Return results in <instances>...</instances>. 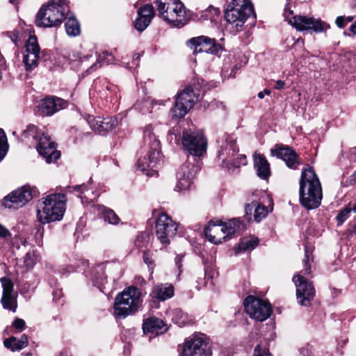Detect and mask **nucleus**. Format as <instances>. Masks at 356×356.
I'll list each match as a JSON object with an SVG mask.
<instances>
[{"mask_svg": "<svg viewBox=\"0 0 356 356\" xmlns=\"http://www.w3.org/2000/svg\"><path fill=\"white\" fill-rule=\"evenodd\" d=\"M145 104L146 105H147V104H149V102H145Z\"/></svg>", "mask_w": 356, "mask_h": 356, "instance_id": "64", "label": "nucleus"}, {"mask_svg": "<svg viewBox=\"0 0 356 356\" xmlns=\"http://www.w3.org/2000/svg\"><path fill=\"white\" fill-rule=\"evenodd\" d=\"M254 166L258 177L263 179L268 178L270 175V164L263 155L260 154H254Z\"/></svg>", "mask_w": 356, "mask_h": 356, "instance_id": "28", "label": "nucleus"}, {"mask_svg": "<svg viewBox=\"0 0 356 356\" xmlns=\"http://www.w3.org/2000/svg\"><path fill=\"white\" fill-rule=\"evenodd\" d=\"M199 167L194 163L187 161L178 170L177 173V184L175 190L182 191L188 190L192 184Z\"/></svg>", "mask_w": 356, "mask_h": 356, "instance_id": "17", "label": "nucleus"}, {"mask_svg": "<svg viewBox=\"0 0 356 356\" xmlns=\"http://www.w3.org/2000/svg\"><path fill=\"white\" fill-rule=\"evenodd\" d=\"M105 264H98L91 268L90 273L86 276L90 277L94 285L101 288L106 282L105 275Z\"/></svg>", "mask_w": 356, "mask_h": 356, "instance_id": "30", "label": "nucleus"}, {"mask_svg": "<svg viewBox=\"0 0 356 356\" xmlns=\"http://www.w3.org/2000/svg\"><path fill=\"white\" fill-rule=\"evenodd\" d=\"M351 209L346 207L341 210L336 217L338 225H341L350 216Z\"/></svg>", "mask_w": 356, "mask_h": 356, "instance_id": "41", "label": "nucleus"}, {"mask_svg": "<svg viewBox=\"0 0 356 356\" xmlns=\"http://www.w3.org/2000/svg\"><path fill=\"white\" fill-rule=\"evenodd\" d=\"M8 149L7 138L3 129H0V161L5 157Z\"/></svg>", "mask_w": 356, "mask_h": 356, "instance_id": "40", "label": "nucleus"}, {"mask_svg": "<svg viewBox=\"0 0 356 356\" xmlns=\"http://www.w3.org/2000/svg\"><path fill=\"white\" fill-rule=\"evenodd\" d=\"M70 188H72V190L70 191V192H73L79 195L82 202L84 200L86 202H92L98 196V195L93 191L88 188V186L86 184L76 185L73 187H70Z\"/></svg>", "mask_w": 356, "mask_h": 356, "instance_id": "31", "label": "nucleus"}, {"mask_svg": "<svg viewBox=\"0 0 356 356\" xmlns=\"http://www.w3.org/2000/svg\"><path fill=\"white\" fill-rule=\"evenodd\" d=\"M25 262H26L27 265H31V263L28 262L27 260H26Z\"/></svg>", "mask_w": 356, "mask_h": 356, "instance_id": "62", "label": "nucleus"}, {"mask_svg": "<svg viewBox=\"0 0 356 356\" xmlns=\"http://www.w3.org/2000/svg\"><path fill=\"white\" fill-rule=\"evenodd\" d=\"M3 293L1 302L3 309L15 312L17 309V294L14 293V286L12 281L7 277H1Z\"/></svg>", "mask_w": 356, "mask_h": 356, "instance_id": "23", "label": "nucleus"}, {"mask_svg": "<svg viewBox=\"0 0 356 356\" xmlns=\"http://www.w3.org/2000/svg\"><path fill=\"white\" fill-rule=\"evenodd\" d=\"M351 154L356 156V147L351 149Z\"/></svg>", "mask_w": 356, "mask_h": 356, "instance_id": "58", "label": "nucleus"}, {"mask_svg": "<svg viewBox=\"0 0 356 356\" xmlns=\"http://www.w3.org/2000/svg\"><path fill=\"white\" fill-rule=\"evenodd\" d=\"M35 237L37 239V243L40 245V239L42 238V232L40 230H38L35 233Z\"/></svg>", "mask_w": 356, "mask_h": 356, "instance_id": "51", "label": "nucleus"}, {"mask_svg": "<svg viewBox=\"0 0 356 356\" xmlns=\"http://www.w3.org/2000/svg\"><path fill=\"white\" fill-rule=\"evenodd\" d=\"M335 23H336L337 26L341 29L345 27L346 26V24H348L346 17H344V16L337 17L335 20Z\"/></svg>", "mask_w": 356, "mask_h": 356, "instance_id": "44", "label": "nucleus"}, {"mask_svg": "<svg viewBox=\"0 0 356 356\" xmlns=\"http://www.w3.org/2000/svg\"><path fill=\"white\" fill-rule=\"evenodd\" d=\"M141 305L140 293L134 286H130L119 293L114 302V315L118 318L126 316L136 312Z\"/></svg>", "mask_w": 356, "mask_h": 356, "instance_id": "8", "label": "nucleus"}, {"mask_svg": "<svg viewBox=\"0 0 356 356\" xmlns=\"http://www.w3.org/2000/svg\"><path fill=\"white\" fill-rule=\"evenodd\" d=\"M252 209H254V218L257 222H260L268 213L267 207L259 204L257 202H252L250 204L248 205L245 208L246 212L248 213V211H251Z\"/></svg>", "mask_w": 356, "mask_h": 356, "instance_id": "34", "label": "nucleus"}, {"mask_svg": "<svg viewBox=\"0 0 356 356\" xmlns=\"http://www.w3.org/2000/svg\"><path fill=\"white\" fill-rule=\"evenodd\" d=\"M72 271H74V268L71 266H67L66 268L65 267H63L61 269H60V272L63 273V274H65L67 273H70V272H72Z\"/></svg>", "mask_w": 356, "mask_h": 356, "instance_id": "50", "label": "nucleus"}, {"mask_svg": "<svg viewBox=\"0 0 356 356\" xmlns=\"http://www.w3.org/2000/svg\"><path fill=\"white\" fill-rule=\"evenodd\" d=\"M151 296L152 298L164 301L174 296V287L169 283L158 284L154 287Z\"/></svg>", "mask_w": 356, "mask_h": 356, "instance_id": "29", "label": "nucleus"}, {"mask_svg": "<svg viewBox=\"0 0 356 356\" xmlns=\"http://www.w3.org/2000/svg\"><path fill=\"white\" fill-rule=\"evenodd\" d=\"M143 144L146 154L138 161V167L147 176L157 175L156 168L161 157V143L155 135L152 124L147 125L143 131Z\"/></svg>", "mask_w": 356, "mask_h": 356, "instance_id": "2", "label": "nucleus"}, {"mask_svg": "<svg viewBox=\"0 0 356 356\" xmlns=\"http://www.w3.org/2000/svg\"><path fill=\"white\" fill-rule=\"evenodd\" d=\"M300 353L302 356H310L309 354V350L307 348H302L300 350Z\"/></svg>", "mask_w": 356, "mask_h": 356, "instance_id": "52", "label": "nucleus"}, {"mask_svg": "<svg viewBox=\"0 0 356 356\" xmlns=\"http://www.w3.org/2000/svg\"><path fill=\"white\" fill-rule=\"evenodd\" d=\"M159 17L175 27H182L188 23L184 5L180 0H156Z\"/></svg>", "mask_w": 356, "mask_h": 356, "instance_id": "5", "label": "nucleus"}, {"mask_svg": "<svg viewBox=\"0 0 356 356\" xmlns=\"http://www.w3.org/2000/svg\"><path fill=\"white\" fill-rule=\"evenodd\" d=\"M244 307L250 317L258 321L266 320L273 312L271 305L268 301L259 299L253 296H249L245 298Z\"/></svg>", "mask_w": 356, "mask_h": 356, "instance_id": "11", "label": "nucleus"}, {"mask_svg": "<svg viewBox=\"0 0 356 356\" xmlns=\"http://www.w3.org/2000/svg\"><path fill=\"white\" fill-rule=\"evenodd\" d=\"M245 229V225L238 218H233L226 222L219 221L218 223L211 220L204 229V234L211 243L219 244L233 234L243 232Z\"/></svg>", "mask_w": 356, "mask_h": 356, "instance_id": "6", "label": "nucleus"}, {"mask_svg": "<svg viewBox=\"0 0 356 356\" xmlns=\"http://www.w3.org/2000/svg\"><path fill=\"white\" fill-rule=\"evenodd\" d=\"M67 102L58 97H46L37 106V112L42 116H49L65 108Z\"/></svg>", "mask_w": 356, "mask_h": 356, "instance_id": "24", "label": "nucleus"}, {"mask_svg": "<svg viewBox=\"0 0 356 356\" xmlns=\"http://www.w3.org/2000/svg\"><path fill=\"white\" fill-rule=\"evenodd\" d=\"M135 108H136V109H140V110H141V111L144 113V111H143L142 108H140L139 103H136V104H135Z\"/></svg>", "mask_w": 356, "mask_h": 356, "instance_id": "57", "label": "nucleus"}, {"mask_svg": "<svg viewBox=\"0 0 356 356\" xmlns=\"http://www.w3.org/2000/svg\"><path fill=\"white\" fill-rule=\"evenodd\" d=\"M351 177L353 178V181H354V183H356V170L352 175Z\"/></svg>", "mask_w": 356, "mask_h": 356, "instance_id": "55", "label": "nucleus"}, {"mask_svg": "<svg viewBox=\"0 0 356 356\" xmlns=\"http://www.w3.org/2000/svg\"><path fill=\"white\" fill-rule=\"evenodd\" d=\"M300 201L307 209L317 208L322 200V188L314 169L307 166L302 169L299 188Z\"/></svg>", "mask_w": 356, "mask_h": 356, "instance_id": "1", "label": "nucleus"}, {"mask_svg": "<svg viewBox=\"0 0 356 356\" xmlns=\"http://www.w3.org/2000/svg\"><path fill=\"white\" fill-rule=\"evenodd\" d=\"M350 31L356 35V21L350 26Z\"/></svg>", "mask_w": 356, "mask_h": 356, "instance_id": "53", "label": "nucleus"}, {"mask_svg": "<svg viewBox=\"0 0 356 356\" xmlns=\"http://www.w3.org/2000/svg\"><path fill=\"white\" fill-rule=\"evenodd\" d=\"M10 2L13 4H15L17 3V0H10Z\"/></svg>", "mask_w": 356, "mask_h": 356, "instance_id": "60", "label": "nucleus"}, {"mask_svg": "<svg viewBox=\"0 0 356 356\" xmlns=\"http://www.w3.org/2000/svg\"><path fill=\"white\" fill-rule=\"evenodd\" d=\"M97 209L105 222H108L111 225H118L119 223L120 218L111 209L107 208L103 205H99Z\"/></svg>", "mask_w": 356, "mask_h": 356, "instance_id": "33", "label": "nucleus"}, {"mask_svg": "<svg viewBox=\"0 0 356 356\" xmlns=\"http://www.w3.org/2000/svg\"><path fill=\"white\" fill-rule=\"evenodd\" d=\"M181 257H177L176 259H175V264H176V266L177 267V268L179 269V274L181 273Z\"/></svg>", "mask_w": 356, "mask_h": 356, "instance_id": "49", "label": "nucleus"}, {"mask_svg": "<svg viewBox=\"0 0 356 356\" xmlns=\"http://www.w3.org/2000/svg\"><path fill=\"white\" fill-rule=\"evenodd\" d=\"M65 31L70 36H77L81 33L80 24L74 17H69L65 24Z\"/></svg>", "mask_w": 356, "mask_h": 356, "instance_id": "36", "label": "nucleus"}, {"mask_svg": "<svg viewBox=\"0 0 356 356\" xmlns=\"http://www.w3.org/2000/svg\"><path fill=\"white\" fill-rule=\"evenodd\" d=\"M246 163L247 159L245 155H237L236 154L234 156L230 158V161L223 163L222 166L227 168L229 171L233 172L235 168H238L241 165H245Z\"/></svg>", "mask_w": 356, "mask_h": 356, "instance_id": "35", "label": "nucleus"}, {"mask_svg": "<svg viewBox=\"0 0 356 356\" xmlns=\"http://www.w3.org/2000/svg\"><path fill=\"white\" fill-rule=\"evenodd\" d=\"M36 149L47 163L55 162L59 159L60 152L56 150V145L51 137L44 132L41 133V136L36 141Z\"/></svg>", "mask_w": 356, "mask_h": 356, "instance_id": "18", "label": "nucleus"}, {"mask_svg": "<svg viewBox=\"0 0 356 356\" xmlns=\"http://www.w3.org/2000/svg\"><path fill=\"white\" fill-rule=\"evenodd\" d=\"M28 343L29 339L26 334H23L19 339L15 337H11L6 339L3 341L5 347L13 352L23 349L27 346Z\"/></svg>", "mask_w": 356, "mask_h": 356, "instance_id": "32", "label": "nucleus"}, {"mask_svg": "<svg viewBox=\"0 0 356 356\" xmlns=\"http://www.w3.org/2000/svg\"><path fill=\"white\" fill-rule=\"evenodd\" d=\"M350 232L352 234H356V224L352 227V229L350 230Z\"/></svg>", "mask_w": 356, "mask_h": 356, "instance_id": "56", "label": "nucleus"}, {"mask_svg": "<svg viewBox=\"0 0 356 356\" xmlns=\"http://www.w3.org/2000/svg\"><path fill=\"white\" fill-rule=\"evenodd\" d=\"M284 16L289 24L300 31H314L321 33L326 31L330 25L319 19H315L304 15L289 17L285 13Z\"/></svg>", "mask_w": 356, "mask_h": 356, "instance_id": "10", "label": "nucleus"}, {"mask_svg": "<svg viewBox=\"0 0 356 356\" xmlns=\"http://www.w3.org/2000/svg\"><path fill=\"white\" fill-rule=\"evenodd\" d=\"M87 121L90 128L99 134H105L112 131L118 125V121L115 118L89 116Z\"/></svg>", "mask_w": 356, "mask_h": 356, "instance_id": "25", "label": "nucleus"}, {"mask_svg": "<svg viewBox=\"0 0 356 356\" xmlns=\"http://www.w3.org/2000/svg\"><path fill=\"white\" fill-rule=\"evenodd\" d=\"M164 322L157 318L152 317L146 319L143 324V329L145 333L159 334L167 330Z\"/></svg>", "mask_w": 356, "mask_h": 356, "instance_id": "27", "label": "nucleus"}, {"mask_svg": "<svg viewBox=\"0 0 356 356\" xmlns=\"http://www.w3.org/2000/svg\"><path fill=\"white\" fill-rule=\"evenodd\" d=\"M310 252L305 248V258L302 259V264L305 269L301 271V274H297L293 276V281L296 286V296L299 304L302 306L308 307L311 304L315 294L314 288L312 284L309 282L304 275H309L311 273Z\"/></svg>", "mask_w": 356, "mask_h": 356, "instance_id": "7", "label": "nucleus"}, {"mask_svg": "<svg viewBox=\"0 0 356 356\" xmlns=\"http://www.w3.org/2000/svg\"><path fill=\"white\" fill-rule=\"evenodd\" d=\"M271 91L268 89H265L264 91H261L258 93V97L259 99H263L265 95H270Z\"/></svg>", "mask_w": 356, "mask_h": 356, "instance_id": "48", "label": "nucleus"}, {"mask_svg": "<svg viewBox=\"0 0 356 356\" xmlns=\"http://www.w3.org/2000/svg\"><path fill=\"white\" fill-rule=\"evenodd\" d=\"M13 325L19 331H22L25 328V321L22 318H16L13 321Z\"/></svg>", "mask_w": 356, "mask_h": 356, "instance_id": "43", "label": "nucleus"}, {"mask_svg": "<svg viewBox=\"0 0 356 356\" xmlns=\"http://www.w3.org/2000/svg\"><path fill=\"white\" fill-rule=\"evenodd\" d=\"M252 14L253 6L250 0H232L225 10V18L236 31H238Z\"/></svg>", "mask_w": 356, "mask_h": 356, "instance_id": "9", "label": "nucleus"}, {"mask_svg": "<svg viewBox=\"0 0 356 356\" xmlns=\"http://www.w3.org/2000/svg\"><path fill=\"white\" fill-rule=\"evenodd\" d=\"M197 99V97L193 89H184L178 95L175 106L171 109L172 118L177 119L184 117Z\"/></svg>", "mask_w": 356, "mask_h": 356, "instance_id": "16", "label": "nucleus"}, {"mask_svg": "<svg viewBox=\"0 0 356 356\" xmlns=\"http://www.w3.org/2000/svg\"><path fill=\"white\" fill-rule=\"evenodd\" d=\"M284 86H285L284 81H281V80H277L275 81V85L274 86V88L277 89V90H281L284 88Z\"/></svg>", "mask_w": 356, "mask_h": 356, "instance_id": "47", "label": "nucleus"}, {"mask_svg": "<svg viewBox=\"0 0 356 356\" xmlns=\"http://www.w3.org/2000/svg\"><path fill=\"white\" fill-rule=\"evenodd\" d=\"M351 209V211H354V212H356V204L354 205L353 207L350 208Z\"/></svg>", "mask_w": 356, "mask_h": 356, "instance_id": "59", "label": "nucleus"}, {"mask_svg": "<svg viewBox=\"0 0 356 356\" xmlns=\"http://www.w3.org/2000/svg\"><path fill=\"white\" fill-rule=\"evenodd\" d=\"M346 19L347 23H348V22H352L354 19V17L348 16V17H346Z\"/></svg>", "mask_w": 356, "mask_h": 356, "instance_id": "54", "label": "nucleus"}, {"mask_svg": "<svg viewBox=\"0 0 356 356\" xmlns=\"http://www.w3.org/2000/svg\"><path fill=\"white\" fill-rule=\"evenodd\" d=\"M188 46L193 50V53L205 52L217 55L222 50V47L213 39L206 36L193 38L188 41Z\"/></svg>", "mask_w": 356, "mask_h": 356, "instance_id": "20", "label": "nucleus"}, {"mask_svg": "<svg viewBox=\"0 0 356 356\" xmlns=\"http://www.w3.org/2000/svg\"><path fill=\"white\" fill-rule=\"evenodd\" d=\"M143 260L145 261V263L149 266V267H151L152 268H153V260L151 258L150 255L147 253V252H144L143 254Z\"/></svg>", "mask_w": 356, "mask_h": 356, "instance_id": "45", "label": "nucleus"}, {"mask_svg": "<svg viewBox=\"0 0 356 356\" xmlns=\"http://www.w3.org/2000/svg\"><path fill=\"white\" fill-rule=\"evenodd\" d=\"M69 6L65 0H49L39 10L35 23L43 28L59 26L69 13Z\"/></svg>", "mask_w": 356, "mask_h": 356, "instance_id": "4", "label": "nucleus"}, {"mask_svg": "<svg viewBox=\"0 0 356 356\" xmlns=\"http://www.w3.org/2000/svg\"><path fill=\"white\" fill-rule=\"evenodd\" d=\"M138 17L135 21V29L142 32L150 24L154 16V9L152 5L145 4L138 10Z\"/></svg>", "mask_w": 356, "mask_h": 356, "instance_id": "26", "label": "nucleus"}, {"mask_svg": "<svg viewBox=\"0 0 356 356\" xmlns=\"http://www.w3.org/2000/svg\"><path fill=\"white\" fill-rule=\"evenodd\" d=\"M178 225L165 213L159 215L156 222V235L163 245H168L177 234Z\"/></svg>", "mask_w": 356, "mask_h": 356, "instance_id": "14", "label": "nucleus"}, {"mask_svg": "<svg viewBox=\"0 0 356 356\" xmlns=\"http://www.w3.org/2000/svg\"><path fill=\"white\" fill-rule=\"evenodd\" d=\"M34 193L35 191L31 186H24L6 196L2 205L6 208L17 209L32 200Z\"/></svg>", "mask_w": 356, "mask_h": 356, "instance_id": "15", "label": "nucleus"}, {"mask_svg": "<svg viewBox=\"0 0 356 356\" xmlns=\"http://www.w3.org/2000/svg\"><path fill=\"white\" fill-rule=\"evenodd\" d=\"M25 48L23 63L26 71H32L38 65L40 59V48L37 38L30 36L26 41Z\"/></svg>", "mask_w": 356, "mask_h": 356, "instance_id": "19", "label": "nucleus"}, {"mask_svg": "<svg viewBox=\"0 0 356 356\" xmlns=\"http://www.w3.org/2000/svg\"><path fill=\"white\" fill-rule=\"evenodd\" d=\"M182 356H211V351L203 334H195L184 344Z\"/></svg>", "mask_w": 356, "mask_h": 356, "instance_id": "13", "label": "nucleus"}, {"mask_svg": "<svg viewBox=\"0 0 356 356\" xmlns=\"http://www.w3.org/2000/svg\"><path fill=\"white\" fill-rule=\"evenodd\" d=\"M258 243L259 239L257 238H244L238 244L236 254L251 251L257 246Z\"/></svg>", "mask_w": 356, "mask_h": 356, "instance_id": "37", "label": "nucleus"}, {"mask_svg": "<svg viewBox=\"0 0 356 356\" xmlns=\"http://www.w3.org/2000/svg\"><path fill=\"white\" fill-rule=\"evenodd\" d=\"M138 58H139V56H138V55H137V54H135V55L134 56V59H135V58H136V59H138Z\"/></svg>", "mask_w": 356, "mask_h": 356, "instance_id": "61", "label": "nucleus"}, {"mask_svg": "<svg viewBox=\"0 0 356 356\" xmlns=\"http://www.w3.org/2000/svg\"><path fill=\"white\" fill-rule=\"evenodd\" d=\"M30 256V253L26 254V257H28Z\"/></svg>", "mask_w": 356, "mask_h": 356, "instance_id": "63", "label": "nucleus"}, {"mask_svg": "<svg viewBox=\"0 0 356 356\" xmlns=\"http://www.w3.org/2000/svg\"><path fill=\"white\" fill-rule=\"evenodd\" d=\"M182 145L192 156H201L207 149V140L200 131L185 130L183 132Z\"/></svg>", "mask_w": 356, "mask_h": 356, "instance_id": "12", "label": "nucleus"}, {"mask_svg": "<svg viewBox=\"0 0 356 356\" xmlns=\"http://www.w3.org/2000/svg\"><path fill=\"white\" fill-rule=\"evenodd\" d=\"M270 152L272 156L282 159L289 168L297 169L301 163L298 154L289 146L277 145Z\"/></svg>", "mask_w": 356, "mask_h": 356, "instance_id": "22", "label": "nucleus"}, {"mask_svg": "<svg viewBox=\"0 0 356 356\" xmlns=\"http://www.w3.org/2000/svg\"><path fill=\"white\" fill-rule=\"evenodd\" d=\"M42 130H40L38 127L34 124H29L26 129L23 131L22 136L27 140L33 139L35 142L38 141V138L41 136V133H43Z\"/></svg>", "mask_w": 356, "mask_h": 356, "instance_id": "39", "label": "nucleus"}, {"mask_svg": "<svg viewBox=\"0 0 356 356\" xmlns=\"http://www.w3.org/2000/svg\"><path fill=\"white\" fill-rule=\"evenodd\" d=\"M10 235V232L7 228L0 224V236L6 237Z\"/></svg>", "mask_w": 356, "mask_h": 356, "instance_id": "46", "label": "nucleus"}, {"mask_svg": "<svg viewBox=\"0 0 356 356\" xmlns=\"http://www.w3.org/2000/svg\"><path fill=\"white\" fill-rule=\"evenodd\" d=\"M115 58L113 56L108 52L104 51L102 53L99 54L97 58V63L93 64L92 66L87 70L88 73H90V70H92L93 69H97L98 67H100L101 65H98L99 63L102 64H112L114 63Z\"/></svg>", "mask_w": 356, "mask_h": 356, "instance_id": "38", "label": "nucleus"}, {"mask_svg": "<svg viewBox=\"0 0 356 356\" xmlns=\"http://www.w3.org/2000/svg\"><path fill=\"white\" fill-rule=\"evenodd\" d=\"M66 197L63 193H53L38 200L37 218L40 222L46 224L60 220L65 211Z\"/></svg>", "mask_w": 356, "mask_h": 356, "instance_id": "3", "label": "nucleus"}, {"mask_svg": "<svg viewBox=\"0 0 356 356\" xmlns=\"http://www.w3.org/2000/svg\"><path fill=\"white\" fill-rule=\"evenodd\" d=\"M254 356H271V355L267 349H261V346L257 345L254 350Z\"/></svg>", "mask_w": 356, "mask_h": 356, "instance_id": "42", "label": "nucleus"}, {"mask_svg": "<svg viewBox=\"0 0 356 356\" xmlns=\"http://www.w3.org/2000/svg\"><path fill=\"white\" fill-rule=\"evenodd\" d=\"M218 143L219 147L218 158L222 161V164L230 161V158H232L238 152L236 140L232 136L224 134L218 140Z\"/></svg>", "mask_w": 356, "mask_h": 356, "instance_id": "21", "label": "nucleus"}]
</instances>
